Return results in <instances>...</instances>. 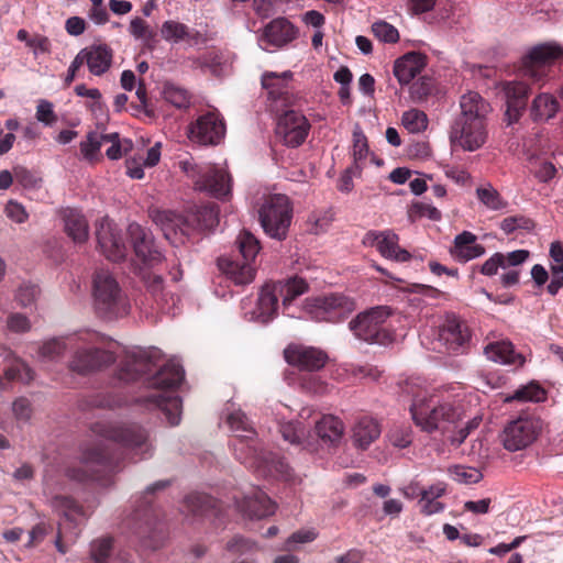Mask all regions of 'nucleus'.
Instances as JSON below:
<instances>
[{
	"instance_id": "18",
	"label": "nucleus",
	"mask_w": 563,
	"mask_h": 563,
	"mask_svg": "<svg viewBox=\"0 0 563 563\" xmlns=\"http://www.w3.org/2000/svg\"><path fill=\"white\" fill-rule=\"evenodd\" d=\"M309 123L301 113L289 110L279 117L276 125V136L287 146L297 147L306 140Z\"/></svg>"
},
{
	"instance_id": "8",
	"label": "nucleus",
	"mask_w": 563,
	"mask_h": 563,
	"mask_svg": "<svg viewBox=\"0 0 563 563\" xmlns=\"http://www.w3.org/2000/svg\"><path fill=\"white\" fill-rule=\"evenodd\" d=\"M260 221L264 232L276 240H284L292 219V208L287 196L269 195L260 208Z\"/></svg>"
},
{
	"instance_id": "30",
	"label": "nucleus",
	"mask_w": 563,
	"mask_h": 563,
	"mask_svg": "<svg viewBox=\"0 0 563 563\" xmlns=\"http://www.w3.org/2000/svg\"><path fill=\"white\" fill-rule=\"evenodd\" d=\"M351 433L353 445L357 449L366 450L379 438L382 428L375 419L361 417L354 422Z\"/></svg>"
},
{
	"instance_id": "31",
	"label": "nucleus",
	"mask_w": 563,
	"mask_h": 563,
	"mask_svg": "<svg viewBox=\"0 0 563 563\" xmlns=\"http://www.w3.org/2000/svg\"><path fill=\"white\" fill-rule=\"evenodd\" d=\"M461 113L456 119H467L468 121L487 122V115L490 112L489 103L474 91H468L461 97Z\"/></svg>"
},
{
	"instance_id": "58",
	"label": "nucleus",
	"mask_w": 563,
	"mask_h": 563,
	"mask_svg": "<svg viewBox=\"0 0 563 563\" xmlns=\"http://www.w3.org/2000/svg\"><path fill=\"white\" fill-rule=\"evenodd\" d=\"M209 499L200 494H190L185 498L183 512L186 516H202L207 512Z\"/></svg>"
},
{
	"instance_id": "52",
	"label": "nucleus",
	"mask_w": 563,
	"mask_h": 563,
	"mask_svg": "<svg viewBox=\"0 0 563 563\" xmlns=\"http://www.w3.org/2000/svg\"><path fill=\"white\" fill-rule=\"evenodd\" d=\"M129 32L135 40L142 41L147 46H151V43L155 38V32L146 21L139 16L131 20Z\"/></svg>"
},
{
	"instance_id": "62",
	"label": "nucleus",
	"mask_w": 563,
	"mask_h": 563,
	"mask_svg": "<svg viewBox=\"0 0 563 563\" xmlns=\"http://www.w3.org/2000/svg\"><path fill=\"white\" fill-rule=\"evenodd\" d=\"M387 437L391 445L398 449H405L412 442V430L410 427H394Z\"/></svg>"
},
{
	"instance_id": "50",
	"label": "nucleus",
	"mask_w": 563,
	"mask_h": 563,
	"mask_svg": "<svg viewBox=\"0 0 563 563\" xmlns=\"http://www.w3.org/2000/svg\"><path fill=\"white\" fill-rule=\"evenodd\" d=\"M5 377L8 380L30 383L34 378V373L22 360L13 357L5 369Z\"/></svg>"
},
{
	"instance_id": "29",
	"label": "nucleus",
	"mask_w": 563,
	"mask_h": 563,
	"mask_svg": "<svg viewBox=\"0 0 563 563\" xmlns=\"http://www.w3.org/2000/svg\"><path fill=\"white\" fill-rule=\"evenodd\" d=\"M506 98V118L508 124H512L518 121L521 115V111L526 107V100L528 97V86L523 82L508 81L503 87Z\"/></svg>"
},
{
	"instance_id": "33",
	"label": "nucleus",
	"mask_w": 563,
	"mask_h": 563,
	"mask_svg": "<svg viewBox=\"0 0 563 563\" xmlns=\"http://www.w3.org/2000/svg\"><path fill=\"white\" fill-rule=\"evenodd\" d=\"M426 67V57L420 53H408L395 62L394 74L402 85L409 84Z\"/></svg>"
},
{
	"instance_id": "6",
	"label": "nucleus",
	"mask_w": 563,
	"mask_h": 563,
	"mask_svg": "<svg viewBox=\"0 0 563 563\" xmlns=\"http://www.w3.org/2000/svg\"><path fill=\"white\" fill-rule=\"evenodd\" d=\"M236 245L242 261L222 257L219 260L218 265L234 284L245 285L255 277V268L252 263L260 251V243L251 232L242 231L236 239Z\"/></svg>"
},
{
	"instance_id": "13",
	"label": "nucleus",
	"mask_w": 563,
	"mask_h": 563,
	"mask_svg": "<svg viewBox=\"0 0 563 563\" xmlns=\"http://www.w3.org/2000/svg\"><path fill=\"white\" fill-rule=\"evenodd\" d=\"M354 310V302L345 296L331 295L307 299L302 311L316 321L339 322Z\"/></svg>"
},
{
	"instance_id": "25",
	"label": "nucleus",
	"mask_w": 563,
	"mask_h": 563,
	"mask_svg": "<svg viewBox=\"0 0 563 563\" xmlns=\"http://www.w3.org/2000/svg\"><path fill=\"white\" fill-rule=\"evenodd\" d=\"M88 338L84 335H67L62 338H54L45 341L38 346L37 361L42 364L53 363L60 360L65 352L74 347L80 342H87Z\"/></svg>"
},
{
	"instance_id": "45",
	"label": "nucleus",
	"mask_w": 563,
	"mask_h": 563,
	"mask_svg": "<svg viewBox=\"0 0 563 563\" xmlns=\"http://www.w3.org/2000/svg\"><path fill=\"white\" fill-rule=\"evenodd\" d=\"M162 37L172 44L189 41L192 38L191 30L184 23L175 20H167L161 27Z\"/></svg>"
},
{
	"instance_id": "47",
	"label": "nucleus",
	"mask_w": 563,
	"mask_h": 563,
	"mask_svg": "<svg viewBox=\"0 0 563 563\" xmlns=\"http://www.w3.org/2000/svg\"><path fill=\"white\" fill-rule=\"evenodd\" d=\"M401 124L409 133H421L428 128V117L421 110L410 109L402 113Z\"/></svg>"
},
{
	"instance_id": "2",
	"label": "nucleus",
	"mask_w": 563,
	"mask_h": 563,
	"mask_svg": "<svg viewBox=\"0 0 563 563\" xmlns=\"http://www.w3.org/2000/svg\"><path fill=\"white\" fill-rule=\"evenodd\" d=\"M460 386H422L419 383L407 384L406 391L411 395L410 413L415 424L423 432H445L464 416Z\"/></svg>"
},
{
	"instance_id": "24",
	"label": "nucleus",
	"mask_w": 563,
	"mask_h": 563,
	"mask_svg": "<svg viewBox=\"0 0 563 563\" xmlns=\"http://www.w3.org/2000/svg\"><path fill=\"white\" fill-rule=\"evenodd\" d=\"M285 360L288 364L305 371H318L327 362V355L322 351L305 345H289L285 352Z\"/></svg>"
},
{
	"instance_id": "39",
	"label": "nucleus",
	"mask_w": 563,
	"mask_h": 563,
	"mask_svg": "<svg viewBox=\"0 0 563 563\" xmlns=\"http://www.w3.org/2000/svg\"><path fill=\"white\" fill-rule=\"evenodd\" d=\"M291 77L292 74L290 71H283L280 74L265 73L262 76V86L267 90L269 98L279 99L287 93Z\"/></svg>"
},
{
	"instance_id": "38",
	"label": "nucleus",
	"mask_w": 563,
	"mask_h": 563,
	"mask_svg": "<svg viewBox=\"0 0 563 563\" xmlns=\"http://www.w3.org/2000/svg\"><path fill=\"white\" fill-rule=\"evenodd\" d=\"M80 463L89 470H92L95 466H100L108 471L114 468L108 452L100 444L82 448Z\"/></svg>"
},
{
	"instance_id": "40",
	"label": "nucleus",
	"mask_w": 563,
	"mask_h": 563,
	"mask_svg": "<svg viewBox=\"0 0 563 563\" xmlns=\"http://www.w3.org/2000/svg\"><path fill=\"white\" fill-rule=\"evenodd\" d=\"M446 490L444 483H437L429 486L427 489H422L420 498L421 511L424 515H433L443 510L444 506L438 500Z\"/></svg>"
},
{
	"instance_id": "19",
	"label": "nucleus",
	"mask_w": 563,
	"mask_h": 563,
	"mask_svg": "<svg viewBox=\"0 0 563 563\" xmlns=\"http://www.w3.org/2000/svg\"><path fill=\"white\" fill-rule=\"evenodd\" d=\"M224 134V123L214 112L200 115L188 130L190 141L202 145H216L223 139Z\"/></svg>"
},
{
	"instance_id": "49",
	"label": "nucleus",
	"mask_w": 563,
	"mask_h": 563,
	"mask_svg": "<svg viewBox=\"0 0 563 563\" xmlns=\"http://www.w3.org/2000/svg\"><path fill=\"white\" fill-rule=\"evenodd\" d=\"M104 143H110L106 151L109 159H119L132 150V142L129 139H121L118 133L106 134Z\"/></svg>"
},
{
	"instance_id": "51",
	"label": "nucleus",
	"mask_w": 563,
	"mask_h": 563,
	"mask_svg": "<svg viewBox=\"0 0 563 563\" xmlns=\"http://www.w3.org/2000/svg\"><path fill=\"white\" fill-rule=\"evenodd\" d=\"M352 155L354 158L355 168H361V164L368 155L367 139L358 125L353 131V146Z\"/></svg>"
},
{
	"instance_id": "46",
	"label": "nucleus",
	"mask_w": 563,
	"mask_h": 563,
	"mask_svg": "<svg viewBox=\"0 0 563 563\" xmlns=\"http://www.w3.org/2000/svg\"><path fill=\"white\" fill-rule=\"evenodd\" d=\"M478 200L489 210L499 211L507 208L508 202L501 198L499 192L489 184L476 189Z\"/></svg>"
},
{
	"instance_id": "48",
	"label": "nucleus",
	"mask_w": 563,
	"mask_h": 563,
	"mask_svg": "<svg viewBox=\"0 0 563 563\" xmlns=\"http://www.w3.org/2000/svg\"><path fill=\"white\" fill-rule=\"evenodd\" d=\"M106 134L90 132L86 140L80 142V152L85 159L95 161L98 158L101 146L104 144Z\"/></svg>"
},
{
	"instance_id": "53",
	"label": "nucleus",
	"mask_w": 563,
	"mask_h": 563,
	"mask_svg": "<svg viewBox=\"0 0 563 563\" xmlns=\"http://www.w3.org/2000/svg\"><path fill=\"white\" fill-rule=\"evenodd\" d=\"M164 99L176 108H187L190 103V97L186 89L167 84L163 90Z\"/></svg>"
},
{
	"instance_id": "36",
	"label": "nucleus",
	"mask_w": 563,
	"mask_h": 563,
	"mask_svg": "<svg viewBox=\"0 0 563 563\" xmlns=\"http://www.w3.org/2000/svg\"><path fill=\"white\" fill-rule=\"evenodd\" d=\"M316 433L323 443L335 444L344 433L343 422L334 416H323L316 423Z\"/></svg>"
},
{
	"instance_id": "9",
	"label": "nucleus",
	"mask_w": 563,
	"mask_h": 563,
	"mask_svg": "<svg viewBox=\"0 0 563 563\" xmlns=\"http://www.w3.org/2000/svg\"><path fill=\"white\" fill-rule=\"evenodd\" d=\"M389 310L386 307H376L360 313L350 322V328L360 340L368 343L388 344L394 340L386 322Z\"/></svg>"
},
{
	"instance_id": "28",
	"label": "nucleus",
	"mask_w": 563,
	"mask_h": 563,
	"mask_svg": "<svg viewBox=\"0 0 563 563\" xmlns=\"http://www.w3.org/2000/svg\"><path fill=\"white\" fill-rule=\"evenodd\" d=\"M278 308V296L272 284H266L260 291L256 307L245 316L251 321L267 323L276 316Z\"/></svg>"
},
{
	"instance_id": "22",
	"label": "nucleus",
	"mask_w": 563,
	"mask_h": 563,
	"mask_svg": "<svg viewBox=\"0 0 563 563\" xmlns=\"http://www.w3.org/2000/svg\"><path fill=\"white\" fill-rule=\"evenodd\" d=\"M97 240L101 252L107 258L113 262L123 260L126 256V245L121 231L110 220L103 219L97 228Z\"/></svg>"
},
{
	"instance_id": "3",
	"label": "nucleus",
	"mask_w": 563,
	"mask_h": 563,
	"mask_svg": "<svg viewBox=\"0 0 563 563\" xmlns=\"http://www.w3.org/2000/svg\"><path fill=\"white\" fill-rule=\"evenodd\" d=\"M227 423L235 434L234 452L242 463L258 470L264 475L274 472L282 475L286 473L287 465L263 450L255 437V430L244 412L234 410L228 413Z\"/></svg>"
},
{
	"instance_id": "10",
	"label": "nucleus",
	"mask_w": 563,
	"mask_h": 563,
	"mask_svg": "<svg viewBox=\"0 0 563 563\" xmlns=\"http://www.w3.org/2000/svg\"><path fill=\"white\" fill-rule=\"evenodd\" d=\"M93 431L121 443L135 460H144L153 454L148 433L137 424L117 427H95Z\"/></svg>"
},
{
	"instance_id": "56",
	"label": "nucleus",
	"mask_w": 563,
	"mask_h": 563,
	"mask_svg": "<svg viewBox=\"0 0 563 563\" xmlns=\"http://www.w3.org/2000/svg\"><path fill=\"white\" fill-rule=\"evenodd\" d=\"M217 206H206L200 208L195 214V221L198 229L211 230L218 224Z\"/></svg>"
},
{
	"instance_id": "42",
	"label": "nucleus",
	"mask_w": 563,
	"mask_h": 563,
	"mask_svg": "<svg viewBox=\"0 0 563 563\" xmlns=\"http://www.w3.org/2000/svg\"><path fill=\"white\" fill-rule=\"evenodd\" d=\"M277 420L279 423V431L285 441L289 442L292 445L302 446L303 449L307 450H314L312 448L311 442L306 438V430L300 422H284L279 418H277Z\"/></svg>"
},
{
	"instance_id": "35",
	"label": "nucleus",
	"mask_w": 563,
	"mask_h": 563,
	"mask_svg": "<svg viewBox=\"0 0 563 563\" xmlns=\"http://www.w3.org/2000/svg\"><path fill=\"white\" fill-rule=\"evenodd\" d=\"M67 235L77 244L85 243L89 236V225L85 216L76 209H66L63 213Z\"/></svg>"
},
{
	"instance_id": "12",
	"label": "nucleus",
	"mask_w": 563,
	"mask_h": 563,
	"mask_svg": "<svg viewBox=\"0 0 563 563\" xmlns=\"http://www.w3.org/2000/svg\"><path fill=\"white\" fill-rule=\"evenodd\" d=\"M541 429L542 421L538 417H519L505 426L500 440L507 451H520L537 440Z\"/></svg>"
},
{
	"instance_id": "27",
	"label": "nucleus",
	"mask_w": 563,
	"mask_h": 563,
	"mask_svg": "<svg viewBox=\"0 0 563 563\" xmlns=\"http://www.w3.org/2000/svg\"><path fill=\"white\" fill-rule=\"evenodd\" d=\"M484 354L489 361L501 365L521 367L526 363V357L516 351L509 340L489 342L484 347Z\"/></svg>"
},
{
	"instance_id": "26",
	"label": "nucleus",
	"mask_w": 563,
	"mask_h": 563,
	"mask_svg": "<svg viewBox=\"0 0 563 563\" xmlns=\"http://www.w3.org/2000/svg\"><path fill=\"white\" fill-rule=\"evenodd\" d=\"M241 512L251 519H262L275 512L276 506L261 489L254 488L238 503Z\"/></svg>"
},
{
	"instance_id": "54",
	"label": "nucleus",
	"mask_w": 563,
	"mask_h": 563,
	"mask_svg": "<svg viewBox=\"0 0 563 563\" xmlns=\"http://www.w3.org/2000/svg\"><path fill=\"white\" fill-rule=\"evenodd\" d=\"M449 472L453 481L465 485L478 483L483 477L479 470L464 465H456Z\"/></svg>"
},
{
	"instance_id": "16",
	"label": "nucleus",
	"mask_w": 563,
	"mask_h": 563,
	"mask_svg": "<svg viewBox=\"0 0 563 563\" xmlns=\"http://www.w3.org/2000/svg\"><path fill=\"white\" fill-rule=\"evenodd\" d=\"M488 137L487 122L455 119L451 126L450 141L452 146L474 152L481 148Z\"/></svg>"
},
{
	"instance_id": "41",
	"label": "nucleus",
	"mask_w": 563,
	"mask_h": 563,
	"mask_svg": "<svg viewBox=\"0 0 563 563\" xmlns=\"http://www.w3.org/2000/svg\"><path fill=\"white\" fill-rule=\"evenodd\" d=\"M272 285L276 289L277 296L279 295L283 298V305L285 308H287L298 296L303 295L308 290L307 282L299 277L289 278Z\"/></svg>"
},
{
	"instance_id": "11",
	"label": "nucleus",
	"mask_w": 563,
	"mask_h": 563,
	"mask_svg": "<svg viewBox=\"0 0 563 563\" xmlns=\"http://www.w3.org/2000/svg\"><path fill=\"white\" fill-rule=\"evenodd\" d=\"M180 168L195 180L196 189L207 191L216 198H223L231 192V178L223 168L209 166L206 170L198 172L197 165L185 159L179 163Z\"/></svg>"
},
{
	"instance_id": "55",
	"label": "nucleus",
	"mask_w": 563,
	"mask_h": 563,
	"mask_svg": "<svg viewBox=\"0 0 563 563\" xmlns=\"http://www.w3.org/2000/svg\"><path fill=\"white\" fill-rule=\"evenodd\" d=\"M38 295L40 289L36 285L29 282H23L15 290L14 299L21 307L27 308L35 303Z\"/></svg>"
},
{
	"instance_id": "61",
	"label": "nucleus",
	"mask_w": 563,
	"mask_h": 563,
	"mask_svg": "<svg viewBox=\"0 0 563 563\" xmlns=\"http://www.w3.org/2000/svg\"><path fill=\"white\" fill-rule=\"evenodd\" d=\"M533 227V221L523 216L508 217L505 218L500 223V229L506 234L514 233L517 230L531 231Z\"/></svg>"
},
{
	"instance_id": "60",
	"label": "nucleus",
	"mask_w": 563,
	"mask_h": 563,
	"mask_svg": "<svg viewBox=\"0 0 563 563\" xmlns=\"http://www.w3.org/2000/svg\"><path fill=\"white\" fill-rule=\"evenodd\" d=\"M317 537L318 532L316 529H300L289 536V538L285 542V549L289 551L297 550L298 545L310 543L314 541Z\"/></svg>"
},
{
	"instance_id": "21",
	"label": "nucleus",
	"mask_w": 563,
	"mask_h": 563,
	"mask_svg": "<svg viewBox=\"0 0 563 563\" xmlns=\"http://www.w3.org/2000/svg\"><path fill=\"white\" fill-rule=\"evenodd\" d=\"M153 221L161 228L166 240L174 245L185 243L190 232V223L180 214L170 210L154 209L151 211Z\"/></svg>"
},
{
	"instance_id": "32",
	"label": "nucleus",
	"mask_w": 563,
	"mask_h": 563,
	"mask_svg": "<svg viewBox=\"0 0 563 563\" xmlns=\"http://www.w3.org/2000/svg\"><path fill=\"white\" fill-rule=\"evenodd\" d=\"M84 64H87L89 71L95 76H101L111 66L112 51L107 45H92L79 52Z\"/></svg>"
},
{
	"instance_id": "57",
	"label": "nucleus",
	"mask_w": 563,
	"mask_h": 563,
	"mask_svg": "<svg viewBox=\"0 0 563 563\" xmlns=\"http://www.w3.org/2000/svg\"><path fill=\"white\" fill-rule=\"evenodd\" d=\"M112 541L110 538H99L90 544V558L93 563H108L111 554Z\"/></svg>"
},
{
	"instance_id": "20",
	"label": "nucleus",
	"mask_w": 563,
	"mask_h": 563,
	"mask_svg": "<svg viewBox=\"0 0 563 563\" xmlns=\"http://www.w3.org/2000/svg\"><path fill=\"white\" fill-rule=\"evenodd\" d=\"M297 37V29L285 18H277L265 25L257 37L264 51L280 48Z\"/></svg>"
},
{
	"instance_id": "37",
	"label": "nucleus",
	"mask_w": 563,
	"mask_h": 563,
	"mask_svg": "<svg viewBox=\"0 0 563 563\" xmlns=\"http://www.w3.org/2000/svg\"><path fill=\"white\" fill-rule=\"evenodd\" d=\"M560 109L556 98L548 92L539 93L531 104V117L534 121H549Z\"/></svg>"
},
{
	"instance_id": "14",
	"label": "nucleus",
	"mask_w": 563,
	"mask_h": 563,
	"mask_svg": "<svg viewBox=\"0 0 563 563\" xmlns=\"http://www.w3.org/2000/svg\"><path fill=\"white\" fill-rule=\"evenodd\" d=\"M128 235L134 251V265L143 271L158 265L163 260V254L154 242L151 231L137 223H131L128 227Z\"/></svg>"
},
{
	"instance_id": "4",
	"label": "nucleus",
	"mask_w": 563,
	"mask_h": 563,
	"mask_svg": "<svg viewBox=\"0 0 563 563\" xmlns=\"http://www.w3.org/2000/svg\"><path fill=\"white\" fill-rule=\"evenodd\" d=\"M73 335L87 336V342H80L74 347H69L73 353L68 363V368L78 374H88L102 369L115 361L112 343L101 346L103 338L96 332L84 331Z\"/></svg>"
},
{
	"instance_id": "44",
	"label": "nucleus",
	"mask_w": 563,
	"mask_h": 563,
	"mask_svg": "<svg viewBox=\"0 0 563 563\" xmlns=\"http://www.w3.org/2000/svg\"><path fill=\"white\" fill-rule=\"evenodd\" d=\"M545 399L544 389L536 382H531L527 385H522L517 388L512 394H509L505 397V402H540Z\"/></svg>"
},
{
	"instance_id": "7",
	"label": "nucleus",
	"mask_w": 563,
	"mask_h": 563,
	"mask_svg": "<svg viewBox=\"0 0 563 563\" xmlns=\"http://www.w3.org/2000/svg\"><path fill=\"white\" fill-rule=\"evenodd\" d=\"M51 506L63 516V519L58 522L55 547L59 553L65 554L68 550V543L73 544L78 539L79 526L86 514L75 500L67 496L57 495L53 497Z\"/></svg>"
},
{
	"instance_id": "64",
	"label": "nucleus",
	"mask_w": 563,
	"mask_h": 563,
	"mask_svg": "<svg viewBox=\"0 0 563 563\" xmlns=\"http://www.w3.org/2000/svg\"><path fill=\"white\" fill-rule=\"evenodd\" d=\"M433 80L429 77H421L410 87V97L415 102L424 100L433 90Z\"/></svg>"
},
{
	"instance_id": "1",
	"label": "nucleus",
	"mask_w": 563,
	"mask_h": 563,
	"mask_svg": "<svg viewBox=\"0 0 563 563\" xmlns=\"http://www.w3.org/2000/svg\"><path fill=\"white\" fill-rule=\"evenodd\" d=\"M161 352L157 349H133L125 353L124 360L117 372V378L122 383L134 382L142 375L148 374L154 367L158 371L148 378V386L162 390L151 397V401L162 409L170 426H177L181 417V400L167 395L180 385L184 369L175 358L159 366Z\"/></svg>"
},
{
	"instance_id": "63",
	"label": "nucleus",
	"mask_w": 563,
	"mask_h": 563,
	"mask_svg": "<svg viewBox=\"0 0 563 563\" xmlns=\"http://www.w3.org/2000/svg\"><path fill=\"white\" fill-rule=\"evenodd\" d=\"M131 520L135 532L140 536L150 531L154 525L152 512L147 508L135 510Z\"/></svg>"
},
{
	"instance_id": "15",
	"label": "nucleus",
	"mask_w": 563,
	"mask_h": 563,
	"mask_svg": "<svg viewBox=\"0 0 563 563\" xmlns=\"http://www.w3.org/2000/svg\"><path fill=\"white\" fill-rule=\"evenodd\" d=\"M563 57V47L556 43H543L532 47L523 58V73L534 82L547 76L545 68Z\"/></svg>"
},
{
	"instance_id": "34",
	"label": "nucleus",
	"mask_w": 563,
	"mask_h": 563,
	"mask_svg": "<svg viewBox=\"0 0 563 563\" xmlns=\"http://www.w3.org/2000/svg\"><path fill=\"white\" fill-rule=\"evenodd\" d=\"M476 235L472 232L464 231L455 236L452 255L461 261L468 262L485 253V249L481 244H476Z\"/></svg>"
},
{
	"instance_id": "5",
	"label": "nucleus",
	"mask_w": 563,
	"mask_h": 563,
	"mask_svg": "<svg viewBox=\"0 0 563 563\" xmlns=\"http://www.w3.org/2000/svg\"><path fill=\"white\" fill-rule=\"evenodd\" d=\"M93 307L97 313L108 320L129 313V303L117 279L106 269L98 271L92 280Z\"/></svg>"
},
{
	"instance_id": "59",
	"label": "nucleus",
	"mask_w": 563,
	"mask_h": 563,
	"mask_svg": "<svg viewBox=\"0 0 563 563\" xmlns=\"http://www.w3.org/2000/svg\"><path fill=\"white\" fill-rule=\"evenodd\" d=\"M373 34L384 43H396L399 40L398 30L390 23L379 20L372 25Z\"/></svg>"
},
{
	"instance_id": "23",
	"label": "nucleus",
	"mask_w": 563,
	"mask_h": 563,
	"mask_svg": "<svg viewBox=\"0 0 563 563\" xmlns=\"http://www.w3.org/2000/svg\"><path fill=\"white\" fill-rule=\"evenodd\" d=\"M398 235L390 230L369 231L364 235L363 243L375 246L379 254L396 262H407L410 254L398 244Z\"/></svg>"
},
{
	"instance_id": "43",
	"label": "nucleus",
	"mask_w": 563,
	"mask_h": 563,
	"mask_svg": "<svg viewBox=\"0 0 563 563\" xmlns=\"http://www.w3.org/2000/svg\"><path fill=\"white\" fill-rule=\"evenodd\" d=\"M16 38L25 43V45L32 51L35 58L49 55L52 53V42L45 35L38 33L30 34L26 30L21 29L16 33Z\"/></svg>"
},
{
	"instance_id": "17",
	"label": "nucleus",
	"mask_w": 563,
	"mask_h": 563,
	"mask_svg": "<svg viewBox=\"0 0 563 563\" xmlns=\"http://www.w3.org/2000/svg\"><path fill=\"white\" fill-rule=\"evenodd\" d=\"M438 343L433 350L443 346L448 352H459L470 340V332L465 323L454 314H446L438 324Z\"/></svg>"
}]
</instances>
